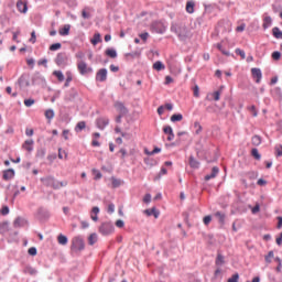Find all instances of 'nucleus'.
Wrapping results in <instances>:
<instances>
[{
  "instance_id": "obj_1",
  "label": "nucleus",
  "mask_w": 282,
  "mask_h": 282,
  "mask_svg": "<svg viewBox=\"0 0 282 282\" xmlns=\"http://www.w3.org/2000/svg\"><path fill=\"white\" fill-rule=\"evenodd\" d=\"M170 32L175 34L178 41L182 42H186L193 36L191 29H188V26H186V24L182 22H172L170 26Z\"/></svg>"
},
{
  "instance_id": "obj_2",
  "label": "nucleus",
  "mask_w": 282,
  "mask_h": 282,
  "mask_svg": "<svg viewBox=\"0 0 282 282\" xmlns=\"http://www.w3.org/2000/svg\"><path fill=\"white\" fill-rule=\"evenodd\" d=\"M70 250L74 254H80L85 250V239L80 236H76L72 239Z\"/></svg>"
},
{
  "instance_id": "obj_3",
  "label": "nucleus",
  "mask_w": 282,
  "mask_h": 282,
  "mask_svg": "<svg viewBox=\"0 0 282 282\" xmlns=\"http://www.w3.org/2000/svg\"><path fill=\"white\" fill-rule=\"evenodd\" d=\"M99 232L102 237H109V235H113L116 227L111 221H105L99 226Z\"/></svg>"
},
{
  "instance_id": "obj_4",
  "label": "nucleus",
  "mask_w": 282,
  "mask_h": 282,
  "mask_svg": "<svg viewBox=\"0 0 282 282\" xmlns=\"http://www.w3.org/2000/svg\"><path fill=\"white\" fill-rule=\"evenodd\" d=\"M42 184H44L47 188H53L54 191H58V181L54 178V176H45L40 178Z\"/></svg>"
},
{
  "instance_id": "obj_5",
  "label": "nucleus",
  "mask_w": 282,
  "mask_h": 282,
  "mask_svg": "<svg viewBox=\"0 0 282 282\" xmlns=\"http://www.w3.org/2000/svg\"><path fill=\"white\" fill-rule=\"evenodd\" d=\"M77 69L82 76H89L90 74H94V68L91 66H87L85 61L78 62Z\"/></svg>"
},
{
  "instance_id": "obj_6",
  "label": "nucleus",
  "mask_w": 282,
  "mask_h": 282,
  "mask_svg": "<svg viewBox=\"0 0 282 282\" xmlns=\"http://www.w3.org/2000/svg\"><path fill=\"white\" fill-rule=\"evenodd\" d=\"M150 30L154 34H164L166 32V25L162 21H154L151 23Z\"/></svg>"
},
{
  "instance_id": "obj_7",
  "label": "nucleus",
  "mask_w": 282,
  "mask_h": 282,
  "mask_svg": "<svg viewBox=\"0 0 282 282\" xmlns=\"http://www.w3.org/2000/svg\"><path fill=\"white\" fill-rule=\"evenodd\" d=\"M68 61H69V57L67 56V53H65V52L58 53L55 57V63L58 67L67 66Z\"/></svg>"
},
{
  "instance_id": "obj_8",
  "label": "nucleus",
  "mask_w": 282,
  "mask_h": 282,
  "mask_svg": "<svg viewBox=\"0 0 282 282\" xmlns=\"http://www.w3.org/2000/svg\"><path fill=\"white\" fill-rule=\"evenodd\" d=\"M78 98V90L76 88H70L69 91L64 97L65 102H74Z\"/></svg>"
},
{
  "instance_id": "obj_9",
  "label": "nucleus",
  "mask_w": 282,
  "mask_h": 282,
  "mask_svg": "<svg viewBox=\"0 0 282 282\" xmlns=\"http://www.w3.org/2000/svg\"><path fill=\"white\" fill-rule=\"evenodd\" d=\"M97 129L104 131L109 126V118L107 117H99L96 119Z\"/></svg>"
},
{
  "instance_id": "obj_10",
  "label": "nucleus",
  "mask_w": 282,
  "mask_h": 282,
  "mask_svg": "<svg viewBox=\"0 0 282 282\" xmlns=\"http://www.w3.org/2000/svg\"><path fill=\"white\" fill-rule=\"evenodd\" d=\"M107 74H108L107 68L99 69L96 74L95 80L97 83H105V80H107Z\"/></svg>"
},
{
  "instance_id": "obj_11",
  "label": "nucleus",
  "mask_w": 282,
  "mask_h": 282,
  "mask_svg": "<svg viewBox=\"0 0 282 282\" xmlns=\"http://www.w3.org/2000/svg\"><path fill=\"white\" fill-rule=\"evenodd\" d=\"M31 83L32 85H44L45 77H43V75H41V73L37 72L32 76Z\"/></svg>"
},
{
  "instance_id": "obj_12",
  "label": "nucleus",
  "mask_w": 282,
  "mask_h": 282,
  "mask_svg": "<svg viewBox=\"0 0 282 282\" xmlns=\"http://www.w3.org/2000/svg\"><path fill=\"white\" fill-rule=\"evenodd\" d=\"M2 173V180H4V182H10V180H14V175H17L14 169L4 170Z\"/></svg>"
},
{
  "instance_id": "obj_13",
  "label": "nucleus",
  "mask_w": 282,
  "mask_h": 282,
  "mask_svg": "<svg viewBox=\"0 0 282 282\" xmlns=\"http://www.w3.org/2000/svg\"><path fill=\"white\" fill-rule=\"evenodd\" d=\"M251 76L256 79V83H261V78H263V73L261 72V68H251Z\"/></svg>"
},
{
  "instance_id": "obj_14",
  "label": "nucleus",
  "mask_w": 282,
  "mask_h": 282,
  "mask_svg": "<svg viewBox=\"0 0 282 282\" xmlns=\"http://www.w3.org/2000/svg\"><path fill=\"white\" fill-rule=\"evenodd\" d=\"M115 108L117 109V111H119V113H121V116H127V113H129V110L126 108L124 104L121 101H117L115 104Z\"/></svg>"
},
{
  "instance_id": "obj_15",
  "label": "nucleus",
  "mask_w": 282,
  "mask_h": 282,
  "mask_svg": "<svg viewBox=\"0 0 282 282\" xmlns=\"http://www.w3.org/2000/svg\"><path fill=\"white\" fill-rule=\"evenodd\" d=\"M140 56H142V51H134V52L124 54L126 61H133L135 58H140Z\"/></svg>"
},
{
  "instance_id": "obj_16",
  "label": "nucleus",
  "mask_w": 282,
  "mask_h": 282,
  "mask_svg": "<svg viewBox=\"0 0 282 282\" xmlns=\"http://www.w3.org/2000/svg\"><path fill=\"white\" fill-rule=\"evenodd\" d=\"M143 213H144V215H147L148 217L153 216L154 219H158V217H160V210H158L156 207H152V208H150V209H145Z\"/></svg>"
},
{
  "instance_id": "obj_17",
  "label": "nucleus",
  "mask_w": 282,
  "mask_h": 282,
  "mask_svg": "<svg viewBox=\"0 0 282 282\" xmlns=\"http://www.w3.org/2000/svg\"><path fill=\"white\" fill-rule=\"evenodd\" d=\"M37 217L40 219H50V212L45 207H40L37 209Z\"/></svg>"
},
{
  "instance_id": "obj_18",
  "label": "nucleus",
  "mask_w": 282,
  "mask_h": 282,
  "mask_svg": "<svg viewBox=\"0 0 282 282\" xmlns=\"http://www.w3.org/2000/svg\"><path fill=\"white\" fill-rule=\"evenodd\" d=\"M163 132L165 135H167V141L171 142V140H174L175 134L173 133V128L171 126H165L163 128Z\"/></svg>"
},
{
  "instance_id": "obj_19",
  "label": "nucleus",
  "mask_w": 282,
  "mask_h": 282,
  "mask_svg": "<svg viewBox=\"0 0 282 282\" xmlns=\"http://www.w3.org/2000/svg\"><path fill=\"white\" fill-rule=\"evenodd\" d=\"M217 175H219V169L217 166H214L210 174L205 175V182H209V180H215Z\"/></svg>"
},
{
  "instance_id": "obj_20",
  "label": "nucleus",
  "mask_w": 282,
  "mask_h": 282,
  "mask_svg": "<svg viewBox=\"0 0 282 282\" xmlns=\"http://www.w3.org/2000/svg\"><path fill=\"white\" fill-rule=\"evenodd\" d=\"M23 272L24 274H30V276H36L39 274V271L30 264L24 267Z\"/></svg>"
},
{
  "instance_id": "obj_21",
  "label": "nucleus",
  "mask_w": 282,
  "mask_h": 282,
  "mask_svg": "<svg viewBox=\"0 0 282 282\" xmlns=\"http://www.w3.org/2000/svg\"><path fill=\"white\" fill-rule=\"evenodd\" d=\"M17 9L22 13L26 14L28 13V3L23 2L22 0H19L17 2Z\"/></svg>"
},
{
  "instance_id": "obj_22",
  "label": "nucleus",
  "mask_w": 282,
  "mask_h": 282,
  "mask_svg": "<svg viewBox=\"0 0 282 282\" xmlns=\"http://www.w3.org/2000/svg\"><path fill=\"white\" fill-rule=\"evenodd\" d=\"M188 164H189L191 169H194V170H197L200 166L199 161H197L194 155H189Z\"/></svg>"
},
{
  "instance_id": "obj_23",
  "label": "nucleus",
  "mask_w": 282,
  "mask_h": 282,
  "mask_svg": "<svg viewBox=\"0 0 282 282\" xmlns=\"http://www.w3.org/2000/svg\"><path fill=\"white\" fill-rule=\"evenodd\" d=\"M95 243H98V234L93 232L88 237V246H95Z\"/></svg>"
},
{
  "instance_id": "obj_24",
  "label": "nucleus",
  "mask_w": 282,
  "mask_h": 282,
  "mask_svg": "<svg viewBox=\"0 0 282 282\" xmlns=\"http://www.w3.org/2000/svg\"><path fill=\"white\" fill-rule=\"evenodd\" d=\"M186 12L193 14L195 12V1L189 0L186 2Z\"/></svg>"
},
{
  "instance_id": "obj_25",
  "label": "nucleus",
  "mask_w": 282,
  "mask_h": 282,
  "mask_svg": "<svg viewBox=\"0 0 282 282\" xmlns=\"http://www.w3.org/2000/svg\"><path fill=\"white\" fill-rule=\"evenodd\" d=\"M69 30H72L70 24H65L61 30H59V35L61 36H69Z\"/></svg>"
},
{
  "instance_id": "obj_26",
  "label": "nucleus",
  "mask_w": 282,
  "mask_h": 282,
  "mask_svg": "<svg viewBox=\"0 0 282 282\" xmlns=\"http://www.w3.org/2000/svg\"><path fill=\"white\" fill-rule=\"evenodd\" d=\"M69 239L67 238V236L59 234L57 236V242L59 243V246H67Z\"/></svg>"
},
{
  "instance_id": "obj_27",
  "label": "nucleus",
  "mask_w": 282,
  "mask_h": 282,
  "mask_svg": "<svg viewBox=\"0 0 282 282\" xmlns=\"http://www.w3.org/2000/svg\"><path fill=\"white\" fill-rule=\"evenodd\" d=\"M105 54L109 56V58H118V51H116V48H107Z\"/></svg>"
},
{
  "instance_id": "obj_28",
  "label": "nucleus",
  "mask_w": 282,
  "mask_h": 282,
  "mask_svg": "<svg viewBox=\"0 0 282 282\" xmlns=\"http://www.w3.org/2000/svg\"><path fill=\"white\" fill-rule=\"evenodd\" d=\"M25 225V220L21 217H17L15 220L13 221L14 228H23Z\"/></svg>"
},
{
  "instance_id": "obj_29",
  "label": "nucleus",
  "mask_w": 282,
  "mask_h": 282,
  "mask_svg": "<svg viewBox=\"0 0 282 282\" xmlns=\"http://www.w3.org/2000/svg\"><path fill=\"white\" fill-rule=\"evenodd\" d=\"M215 217L218 218V221H219V224H221V226H224V224H226V214H224L221 212H216Z\"/></svg>"
},
{
  "instance_id": "obj_30",
  "label": "nucleus",
  "mask_w": 282,
  "mask_h": 282,
  "mask_svg": "<svg viewBox=\"0 0 282 282\" xmlns=\"http://www.w3.org/2000/svg\"><path fill=\"white\" fill-rule=\"evenodd\" d=\"M22 149H24L29 153H32L34 151V142H24L22 144Z\"/></svg>"
},
{
  "instance_id": "obj_31",
  "label": "nucleus",
  "mask_w": 282,
  "mask_h": 282,
  "mask_svg": "<svg viewBox=\"0 0 282 282\" xmlns=\"http://www.w3.org/2000/svg\"><path fill=\"white\" fill-rule=\"evenodd\" d=\"M271 25H272V18L268 15L263 19L262 28L263 30H268V28H270Z\"/></svg>"
},
{
  "instance_id": "obj_32",
  "label": "nucleus",
  "mask_w": 282,
  "mask_h": 282,
  "mask_svg": "<svg viewBox=\"0 0 282 282\" xmlns=\"http://www.w3.org/2000/svg\"><path fill=\"white\" fill-rule=\"evenodd\" d=\"M153 69H155L156 72H162V69H166V66H164V63H162L161 61H156L153 64Z\"/></svg>"
},
{
  "instance_id": "obj_33",
  "label": "nucleus",
  "mask_w": 282,
  "mask_h": 282,
  "mask_svg": "<svg viewBox=\"0 0 282 282\" xmlns=\"http://www.w3.org/2000/svg\"><path fill=\"white\" fill-rule=\"evenodd\" d=\"M111 184H112V188H120V186L122 185V181L120 178H116L115 176H111Z\"/></svg>"
},
{
  "instance_id": "obj_34",
  "label": "nucleus",
  "mask_w": 282,
  "mask_h": 282,
  "mask_svg": "<svg viewBox=\"0 0 282 282\" xmlns=\"http://www.w3.org/2000/svg\"><path fill=\"white\" fill-rule=\"evenodd\" d=\"M184 116L182 113H174L171 116V122H182Z\"/></svg>"
},
{
  "instance_id": "obj_35",
  "label": "nucleus",
  "mask_w": 282,
  "mask_h": 282,
  "mask_svg": "<svg viewBox=\"0 0 282 282\" xmlns=\"http://www.w3.org/2000/svg\"><path fill=\"white\" fill-rule=\"evenodd\" d=\"M102 39L100 37V33H95L93 39L90 40V43L93 45H98V43H101Z\"/></svg>"
},
{
  "instance_id": "obj_36",
  "label": "nucleus",
  "mask_w": 282,
  "mask_h": 282,
  "mask_svg": "<svg viewBox=\"0 0 282 282\" xmlns=\"http://www.w3.org/2000/svg\"><path fill=\"white\" fill-rule=\"evenodd\" d=\"M53 76H56L59 83H63L65 80V75H63L62 70H54Z\"/></svg>"
},
{
  "instance_id": "obj_37",
  "label": "nucleus",
  "mask_w": 282,
  "mask_h": 282,
  "mask_svg": "<svg viewBox=\"0 0 282 282\" xmlns=\"http://www.w3.org/2000/svg\"><path fill=\"white\" fill-rule=\"evenodd\" d=\"M273 97L276 100H282V90H281V88L276 87V88L273 89Z\"/></svg>"
},
{
  "instance_id": "obj_38",
  "label": "nucleus",
  "mask_w": 282,
  "mask_h": 282,
  "mask_svg": "<svg viewBox=\"0 0 282 282\" xmlns=\"http://www.w3.org/2000/svg\"><path fill=\"white\" fill-rule=\"evenodd\" d=\"M18 82L21 86L30 87V82L28 80V78H25V75H22Z\"/></svg>"
},
{
  "instance_id": "obj_39",
  "label": "nucleus",
  "mask_w": 282,
  "mask_h": 282,
  "mask_svg": "<svg viewBox=\"0 0 282 282\" xmlns=\"http://www.w3.org/2000/svg\"><path fill=\"white\" fill-rule=\"evenodd\" d=\"M272 34L274 39H282V31L278 26L272 29Z\"/></svg>"
},
{
  "instance_id": "obj_40",
  "label": "nucleus",
  "mask_w": 282,
  "mask_h": 282,
  "mask_svg": "<svg viewBox=\"0 0 282 282\" xmlns=\"http://www.w3.org/2000/svg\"><path fill=\"white\" fill-rule=\"evenodd\" d=\"M162 149L155 147L153 151H149L147 148H144L145 155H155V153H161Z\"/></svg>"
},
{
  "instance_id": "obj_41",
  "label": "nucleus",
  "mask_w": 282,
  "mask_h": 282,
  "mask_svg": "<svg viewBox=\"0 0 282 282\" xmlns=\"http://www.w3.org/2000/svg\"><path fill=\"white\" fill-rule=\"evenodd\" d=\"M85 127H87V123L85 121H79L76 127H75V131L77 133H80V131H83V129H85Z\"/></svg>"
},
{
  "instance_id": "obj_42",
  "label": "nucleus",
  "mask_w": 282,
  "mask_h": 282,
  "mask_svg": "<svg viewBox=\"0 0 282 282\" xmlns=\"http://www.w3.org/2000/svg\"><path fill=\"white\" fill-rule=\"evenodd\" d=\"M216 47L217 50H219V52H221V54H224V56H230V51H227L226 48H224L221 43H218Z\"/></svg>"
},
{
  "instance_id": "obj_43",
  "label": "nucleus",
  "mask_w": 282,
  "mask_h": 282,
  "mask_svg": "<svg viewBox=\"0 0 282 282\" xmlns=\"http://www.w3.org/2000/svg\"><path fill=\"white\" fill-rule=\"evenodd\" d=\"M215 263H216V265H224V263H226L225 258L221 253L217 254Z\"/></svg>"
},
{
  "instance_id": "obj_44",
  "label": "nucleus",
  "mask_w": 282,
  "mask_h": 282,
  "mask_svg": "<svg viewBox=\"0 0 282 282\" xmlns=\"http://www.w3.org/2000/svg\"><path fill=\"white\" fill-rule=\"evenodd\" d=\"M9 227H10V225L8 223H1L0 224V234L6 235V232H8Z\"/></svg>"
},
{
  "instance_id": "obj_45",
  "label": "nucleus",
  "mask_w": 282,
  "mask_h": 282,
  "mask_svg": "<svg viewBox=\"0 0 282 282\" xmlns=\"http://www.w3.org/2000/svg\"><path fill=\"white\" fill-rule=\"evenodd\" d=\"M194 129H196L195 130V133H196V135H199V133H202V131H203V127H202V124L199 123V121H195L194 122Z\"/></svg>"
},
{
  "instance_id": "obj_46",
  "label": "nucleus",
  "mask_w": 282,
  "mask_h": 282,
  "mask_svg": "<svg viewBox=\"0 0 282 282\" xmlns=\"http://www.w3.org/2000/svg\"><path fill=\"white\" fill-rule=\"evenodd\" d=\"M251 155H252V158H254V160H261V153H259V150L257 149V148H253L252 150H251Z\"/></svg>"
},
{
  "instance_id": "obj_47",
  "label": "nucleus",
  "mask_w": 282,
  "mask_h": 282,
  "mask_svg": "<svg viewBox=\"0 0 282 282\" xmlns=\"http://www.w3.org/2000/svg\"><path fill=\"white\" fill-rule=\"evenodd\" d=\"M74 79V77L72 76L70 72L66 73V82L64 84V87H69V84L72 83V80Z\"/></svg>"
},
{
  "instance_id": "obj_48",
  "label": "nucleus",
  "mask_w": 282,
  "mask_h": 282,
  "mask_svg": "<svg viewBox=\"0 0 282 282\" xmlns=\"http://www.w3.org/2000/svg\"><path fill=\"white\" fill-rule=\"evenodd\" d=\"M61 47H63V44H61L59 42L54 43L50 46V51L51 52H57V50H61Z\"/></svg>"
},
{
  "instance_id": "obj_49",
  "label": "nucleus",
  "mask_w": 282,
  "mask_h": 282,
  "mask_svg": "<svg viewBox=\"0 0 282 282\" xmlns=\"http://www.w3.org/2000/svg\"><path fill=\"white\" fill-rule=\"evenodd\" d=\"M144 164H147L148 166H155L158 164V162L151 158H145Z\"/></svg>"
},
{
  "instance_id": "obj_50",
  "label": "nucleus",
  "mask_w": 282,
  "mask_h": 282,
  "mask_svg": "<svg viewBox=\"0 0 282 282\" xmlns=\"http://www.w3.org/2000/svg\"><path fill=\"white\" fill-rule=\"evenodd\" d=\"M272 258H274V251H269V253L264 257L265 263H272Z\"/></svg>"
},
{
  "instance_id": "obj_51",
  "label": "nucleus",
  "mask_w": 282,
  "mask_h": 282,
  "mask_svg": "<svg viewBox=\"0 0 282 282\" xmlns=\"http://www.w3.org/2000/svg\"><path fill=\"white\" fill-rule=\"evenodd\" d=\"M45 118H46L47 120H52V118H54V109H47V110L45 111Z\"/></svg>"
},
{
  "instance_id": "obj_52",
  "label": "nucleus",
  "mask_w": 282,
  "mask_h": 282,
  "mask_svg": "<svg viewBox=\"0 0 282 282\" xmlns=\"http://www.w3.org/2000/svg\"><path fill=\"white\" fill-rule=\"evenodd\" d=\"M275 155H276V158L282 156V145L281 144L275 145Z\"/></svg>"
},
{
  "instance_id": "obj_53",
  "label": "nucleus",
  "mask_w": 282,
  "mask_h": 282,
  "mask_svg": "<svg viewBox=\"0 0 282 282\" xmlns=\"http://www.w3.org/2000/svg\"><path fill=\"white\" fill-rule=\"evenodd\" d=\"M30 257H36V254L39 253V251L36 250V247H31L28 250Z\"/></svg>"
},
{
  "instance_id": "obj_54",
  "label": "nucleus",
  "mask_w": 282,
  "mask_h": 282,
  "mask_svg": "<svg viewBox=\"0 0 282 282\" xmlns=\"http://www.w3.org/2000/svg\"><path fill=\"white\" fill-rule=\"evenodd\" d=\"M271 56L273 61H281V52L279 51L273 52Z\"/></svg>"
},
{
  "instance_id": "obj_55",
  "label": "nucleus",
  "mask_w": 282,
  "mask_h": 282,
  "mask_svg": "<svg viewBox=\"0 0 282 282\" xmlns=\"http://www.w3.org/2000/svg\"><path fill=\"white\" fill-rule=\"evenodd\" d=\"M236 54L238 56H240L242 59L246 58V51L241 50V48H236Z\"/></svg>"
},
{
  "instance_id": "obj_56",
  "label": "nucleus",
  "mask_w": 282,
  "mask_h": 282,
  "mask_svg": "<svg viewBox=\"0 0 282 282\" xmlns=\"http://www.w3.org/2000/svg\"><path fill=\"white\" fill-rule=\"evenodd\" d=\"M213 96L216 102L219 101V99L221 98V90L214 91Z\"/></svg>"
},
{
  "instance_id": "obj_57",
  "label": "nucleus",
  "mask_w": 282,
  "mask_h": 282,
  "mask_svg": "<svg viewBox=\"0 0 282 282\" xmlns=\"http://www.w3.org/2000/svg\"><path fill=\"white\" fill-rule=\"evenodd\" d=\"M115 212H116V205H113V203H110L108 205L107 213H109V215H112V213Z\"/></svg>"
},
{
  "instance_id": "obj_58",
  "label": "nucleus",
  "mask_w": 282,
  "mask_h": 282,
  "mask_svg": "<svg viewBox=\"0 0 282 282\" xmlns=\"http://www.w3.org/2000/svg\"><path fill=\"white\" fill-rule=\"evenodd\" d=\"M210 221H213V216H210V215L205 216L203 218V223L205 224V226H208L210 224Z\"/></svg>"
},
{
  "instance_id": "obj_59",
  "label": "nucleus",
  "mask_w": 282,
  "mask_h": 282,
  "mask_svg": "<svg viewBox=\"0 0 282 282\" xmlns=\"http://www.w3.org/2000/svg\"><path fill=\"white\" fill-rule=\"evenodd\" d=\"M227 282H239V273H235Z\"/></svg>"
},
{
  "instance_id": "obj_60",
  "label": "nucleus",
  "mask_w": 282,
  "mask_h": 282,
  "mask_svg": "<svg viewBox=\"0 0 282 282\" xmlns=\"http://www.w3.org/2000/svg\"><path fill=\"white\" fill-rule=\"evenodd\" d=\"M35 100L33 98L24 99L25 107H32L34 105Z\"/></svg>"
},
{
  "instance_id": "obj_61",
  "label": "nucleus",
  "mask_w": 282,
  "mask_h": 282,
  "mask_svg": "<svg viewBox=\"0 0 282 282\" xmlns=\"http://www.w3.org/2000/svg\"><path fill=\"white\" fill-rule=\"evenodd\" d=\"M143 203L144 204H151V194L150 193L144 195Z\"/></svg>"
},
{
  "instance_id": "obj_62",
  "label": "nucleus",
  "mask_w": 282,
  "mask_h": 282,
  "mask_svg": "<svg viewBox=\"0 0 282 282\" xmlns=\"http://www.w3.org/2000/svg\"><path fill=\"white\" fill-rule=\"evenodd\" d=\"M83 19H91V13L87 12L85 9L82 11Z\"/></svg>"
},
{
  "instance_id": "obj_63",
  "label": "nucleus",
  "mask_w": 282,
  "mask_h": 282,
  "mask_svg": "<svg viewBox=\"0 0 282 282\" xmlns=\"http://www.w3.org/2000/svg\"><path fill=\"white\" fill-rule=\"evenodd\" d=\"M56 158H57L56 153H51L47 155V160L48 162H51V164L52 162H54V160H56Z\"/></svg>"
},
{
  "instance_id": "obj_64",
  "label": "nucleus",
  "mask_w": 282,
  "mask_h": 282,
  "mask_svg": "<svg viewBox=\"0 0 282 282\" xmlns=\"http://www.w3.org/2000/svg\"><path fill=\"white\" fill-rule=\"evenodd\" d=\"M194 97L199 98V86L197 85L194 86Z\"/></svg>"
}]
</instances>
